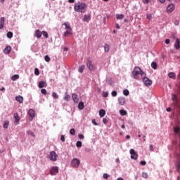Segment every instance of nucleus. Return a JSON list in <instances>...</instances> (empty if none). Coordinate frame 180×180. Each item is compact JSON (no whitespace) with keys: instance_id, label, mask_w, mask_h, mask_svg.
<instances>
[{"instance_id":"obj_1","label":"nucleus","mask_w":180,"mask_h":180,"mask_svg":"<svg viewBox=\"0 0 180 180\" xmlns=\"http://www.w3.org/2000/svg\"><path fill=\"white\" fill-rule=\"evenodd\" d=\"M74 10L75 12L85 13V12H86V4L84 2H77L75 4Z\"/></svg>"},{"instance_id":"obj_2","label":"nucleus","mask_w":180,"mask_h":180,"mask_svg":"<svg viewBox=\"0 0 180 180\" xmlns=\"http://www.w3.org/2000/svg\"><path fill=\"white\" fill-rule=\"evenodd\" d=\"M139 75H141V77H146V74L143 70H141V68L140 67L136 66L134 68L133 72H132V76L135 79H139Z\"/></svg>"},{"instance_id":"obj_3","label":"nucleus","mask_w":180,"mask_h":180,"mask_svg":"<svg viewBox=\"0 0 180 180\" xmlns=\"http://www.w3.org/2000/svg\"><path fill=\"white\" fill-rule=\"evenodd\" d=\"M62 26H65L66 32H64V36L67 37L70 34H72V28H71V24L70 22H64Z\"/></svg>"},{"instance_id":"obj_4","label":"nucleus","mask_w":180,"mask_h":180,"mask_svg":"<svg viewBox=\"0 0 180 180\" xmlns=\"http://www.w3.org/2000/svg\"><path fill=\"white\" fill-rule=\"evenodd\" d=\"M172 99L173 101L174 106H175V108H180V103H179V100H178V96L175 94H172Z\"/></svg>"},{"instance_id":"obj_5","label":"nucleus","mask_w":180,"mask_h":180,"mask_svg":"<svg viewBox=\"0 0 180 180\" xmlns=\"http://www.w3.org/2000/svg\"><path fill=\"white\" fill-rule=\"evenodd\" d=\"M86 67L89 70V71H94V70H96V66L92 64V60H91V58L88 59Z\"/></svg>"},{"instance_id":"obj_6","label":"nucleus","mask_w":180,"mask_h":180,"mask_svg":"<svg viewBox=\"0 0 180 180\" xmlns=\"http://www.w3.org/2000/svg\"><path fill=\"white\" fill-rule=\"evenodd\" d=\"M143 78V82L146 86H151L153 85V81L151 79H148L147 77H142Z\"/></svg>"},{"instance_id":"obj_7","label":"nucleus","mask_w":180,"mask_h":180,"mask_svg":"<svg viewBox=\"0 0 180 180\" xmlns=\"http://www.w3.org/2000/svg\"><path fill=\"white\" fill-rule=\"evenodd\" d=\"M79 164H81V162L77 158H74L71 161V165L73 168H78V167H79Z\"/></svg>"},{"instance_id":"obj_8","label":"nucleus","mask_w":180,"mask_h":180,"mask_svg":"<svg viewBox=\"0 0 180 180\" xmlns=\"http://www.w3.org/2000/svg\"><path fill=\"white\" fill-rule=\"evenodd\" d=\"M57 157H58V155H57V153L54 151H51L49 154L51 161H57Z\"/></svg>"},{"instance_id":"obj_9","label":"nucleus","mask_w":180,"mask_h":180,"mask_svg":"<svg viewBox=\"0 0 180 180\" xmlns=\"http://www.w3.org/2000/svg\"><path fill=\"white\" fill-rule=\"evenodd\" d=\"M129 153L131 154V160H137L139 155L137 154V153H136V150H134V149H130Z\"/></svg>"},{"instance_id":"obj_10","label":"nucleus","mask_w":180,"mask_h":180,"mask_svg":"<svg viewBox=\"0 0 180 180\" xmlns=\"http://www.w3.org/2000/svg\"><path fill=\"white\" fill-rule=\"evenodd\" d=\"M174 9H175V5H174L173 4H169L167 8V13H172V12H174Z\"/></svg>"},{"instance_id":"obj_11","label":"nucleus","mask_w":180,"mask_h":180,"mask_svg":"<svg viewBox=\"0 0 180 180\" xmlns=\"http://www.w3.org/2000/svg\"><path fill=\"white\" fill-rule=\"evenodd\" d=\"M50 174L51 175H56L58 174V167H53L50 170Z\"/></svg>"},{"instance_id":"obj_12","label":"nucleus","mask_w":180,"mask_h":180,"mask_svg":"<svg viewBox=\"0 0 180 180\" xmlns=\"http://www.w3.org/2000/svg\"><path fill=\"white\" fill-rule=\"evenodd\" d=\"M28 115H29V116H30V120H33V118H34V116H35V112H34V111L33 110V109H30V110H29V111H28Z\"/></svg>"},{"instance_id":"obj_13","label":"nucleus","mask_w":180,"mask_h":180,"mask_svg":"<svg viewBox=\"0 0 180 180\" xmlns=\"http://www.w3.org/2000/svg\"><path fill=\"white\" fill-rule=\"evenodd\" d=\"M14 124L17 126V124H19V120H20V118L19 117V115H18V112H15L14 114Z\"/></svg>"},{"instance_id":"obj_14","label":"nucleus","mask_w":180,"mask_h":180,"mask_svg":"<svg viewBox=\"0 0 180 180\" xmlns=\"http://www.w3.org/2000/svg\"><path fill=\"white\" fill-rule=\"evenodd\" d=\"M5 25V17H1L0 18V29H4V26Z\"/></svg>"},{"instance_id":"obj_15","label":"nucleus","mask_w":180,"mask_h":180,"mask_svg":"<svg viewBox=\"0 0 180 180\" xmlns=\"http://www.w3.org/2000/svg\"><path fill=\"white\" fill-rule=\"evenodd\" d=\"M41 32H40V30H37L34 33V36L37 39H40L41 37Z\"/></svg>"},{"instance_id":"obj_16","label":"nucleus","mask_w":180,"mask_h":180,"mask_svg":"<svg viewBox=\"0 0 180 180\" xmlns=\"http://www.w3.org/2000/svg\"><path fill=\"white\" fill-rule=\"evenodd\" d=\"M118 102H119L120 105H124V103H126V98H124L123 97H120L118 98Z\"/></svg>"},{"instance_id":"obj_17","label":"nucleus","mask_w":180,"mask_h":180,"mask_svg":"<svg viewBox=\"0 0 180 180\" xmlns=\"http://www.w3.org/2000/svg\"><path fill=\"white\" fill-rule=\"evenodd\" d=\"M174 47L176 50H179V49H180L179 39H176V41H175V44H174Z\"/></svg>"},{"instance_id":"obj_18","label":"nucleus","mask_w":180,"mask_h":180,"mask_svg":"<svg viewBox=\"0 0 180 180\" xmlns=\"http://www.w3.org/2000/svg\"><path fill=\"white\" fill-rule=\"evenodd\" d=\"M47 83L46 82L41 81L39 82V88H46Z\"/></svg>"},{"instance_id":"obj_19","label":"nucleus","mask_w":180,"mask_h":180,"mask_svg":"<svg viewBox=\"0 0 180 180\" xmlns=\"http://www.w3.org/2000/svg\"><path fill=\"white\" fill-rule=\"evenodd\" d=\"M15 101L19 102V103H23V97L22 96H15Z\"/></svg>"},{"instance_id":"obj_20","label":"nucleus","mask_w":180,"mask_h":180,"mask_svg":"<svg viewBox=\"0 0 180 180\" xmlns=\"http://www.w3.org/2000/svg\"><path fill=\"white\" fill-rule=\"evenodd\" d=\"M11 50H12V48L11 46H6L4 50V53L9 54V53H11Z\"/></svg>"},{"instance_id":"obj_21","label":"nucleus","mask_w":180,"mask_h":180,"mask_svg":"<svg viewBox=\"0 0 180 180\" xmlns=\"http://www.w3.org/2000/svg\"><path fill=\"white\" fill-rule=\"evenodd\" d=\"M174 131L176 134H177L179 136V137L180 138V128L179 127H176L174 128Z\"/></svg>"},{"instance_id":"obj_22","label":"nucleus","mask_w":180,"mask_h":180,"mask_svg":"<svg viewBox=\"0 0 180 180\" xmlns=\"http://www.w3.org/2000/svg\"><path fill=\"white\" fill-rule=\"evenodd\" d=\"M72 99H73L74 102L77 103L78 101H79V99L78 98V95H77L75 94H72Z\"/></svg>"},{"instance_id":"obj_23","label":"nucleus","mask_w":180,"mask_h":180,"mask_svg":"<svg viewBox=\"0 0 180 180\" xmlns=\"http://www.w3.org/2000/svg\"><path fill=\"white\" fill-rule=\"evenodd\" d=\"M100 117H103L106 115V111L105 110L101 109L99 111Z\"/></svg>"},{"instance_id":"obj_24","label":"nucleus","mask_w":180,"mask_h":180,"mask_svg":"<svg viewBox=\"0 0 180 180\" xmlns=\"http://www.w3.org/2000/svg\"><path fill=\"white\" fill-rule=\"evenodd\" d=\"M168 77L169 78H172V79H175L176 77V75L175 74V72H169L168 74Z\"/></svg>"},{"instance_id":"obj_25","label":"nucleus","mask_w":180,"mask_h":180,"mask_svg":"<svg viewBox=\"0 0 180 180\" xmlns=\"http://www.w3.org/2000/svg\"><path fill=\"white\" fill-rule=\"evenodd\" d=\"M84 70H85V65H82L79 67V72H80L81 74H82V72H84Z\"/></svg>"},{"instance_id":"obj_26","label":"nucleus","mask_w":180,"mask_h":180,"mask_svg":"<svg viewBox=\"0 0 180 180\" xmlns=\"http://www.w3.org/2000/svg\"><path fill=\"white\" fill-rule=\"evenodd\" d=\"M116 19L118 20H121L122 19H124V15L123 14H116Z\"/></svg>"},{"instance_id":"obj_27","label":"nucleus","mask_w":180,"mask_h":180,"mask_svg":"<svg viewBox=\"0 0 180 180\" xmlns=\"http://www.w3.org/2000/svg\"><path fill=\"white\" fill-rule=\"evenodd\" d=\"M89 19H91V15H84L83 17L84 22H89Z\"/></svg>"},{"instance_id":"obj_28","label":"nucleus","mask_w":180,"mask_h":180,"mask_svg":"<svg viewBox=\"0 0 180 180\" xmlns=\"http://www.w3.org/2000/svg\"><path fill=\"white\" fill-rule=\"evenodd\" d=\"M70 95H68V93H65V96L63 98L64 101H65L66 102H68V101H70Z\"/></svg>"},{"instance_id":"obj_29","label":"nucleus","mask_w":180,"mask_h":180,"mask_svg":"<svg viewBox=\"0 0 180 180\" xmlns=\"http://www.w3.org/2000/svg\"><path fill=\"white\" fill-rule=\"evenodd\" d=\"M78 108L80 110H82V109H84V102L81 101L78 104Z\"/></svg>"},{"instance_id":"obj_30","label":"nucleus","mask_w":180,"mask_h":180,"mask_svg":"<svg viewBox=\"0 0 180 180\" xmlns=\"http://www.w3.org/2000/svg\"><path fill=\"white\" fill-rule=\"evenodd\" d=\"M12 81H16V79H19V75H14L11 77Z\"/></svg>"},{"instance_id":"obj_31","label":"nucleus","mask_w":180,"mask_h":180,"mask_svg":"<svg viewBox=\"0 0 180 180\" xmlns=\"http://www.w3.org/2000/svg\"><path fill=\"white\" fill-rule=\"evenodd\" d=\"M9 127V121H5L3 125L4 129H8Z\"/></svg>"},{"instance_id":"obj_32","label":"nucleus","mask_w":180,"mask_h":180,"mask_svg":"<svg viewBox=\"0 0 180 180\" xmlns=\"http://www.w3.org/2000/svg\"><path fill=\"white\" fill-rule=\"evenodd\" d=\"M120 113L121 116H126V115H127V112L124 110H120Z\"/></svg>"},{"instance_id":"obj_33","label":"nucleus","mask_w":180,"mask_h":180,"mask_svg":"<svg viewBox=\"0 0 180 180\" xmlns=\"http://www.w3.org/2000/svg\"><path fill=\"white\" fill-rule=\"evenodd\" d=\"M104 50H105V53H109L110 46L108 44H105Z\"/></svg>"},{"instance_id":"obj_34","label":"nucleus","mask_w":180,"mask_h":180,"mask_svg":"<svg viewBox=\"0 0 180 180\" xmlns=\"http://www.w3.org/2000/svg\"><path fill=\"white\" fill-rule=\"evenodd\" d=\"M151 67H152V68H153V70H157V67H158L157 63H155V62H152V63H151Z\"/></svg>"},{"instance_id":"obj_35","label":"nucleus","mask_w":180,"mask_h":180,"mask_svg":"<svg viewBox=\"0 0 180 180\" xmlns=\"http://www.w3.org/2000/svg\"><path fill=\"white\" fill-rule=\"evenodd\" d=\"M52 98H53V99H58V94H57V93H56V92H53Z\"/></svg>"},{"instance_id":"obj_36","label":"nucleus","mask_w":180,"mask_h":180,"mask_svg":"<svg viewBox=\"0 0 180 180\" xmlns=\"http://www.w3.org/2000/svg\"><path fill=\"white\" fill-rule=\"evenodd\" d=\"M123 94L125 96H129V95L130 94V92L129 91V90L127 89H124L123 91Z\"/></svg>"},{"instance_id":"obj_37","label":"nucleus","mask_w":180,"mask_h":180,"mask_svg":"<svg viewBox=\"0 0 180 180\" xmlns=\"http://www.w3.org/2000/svg\"><path fill=\"white\" fill-rule=\"evenodd\" d=\"M7 37L8 39H12V37H13V33H12V32H8L7 33Z\"/></svg>"},{"instance_id":"obj_38","label":"nucleus","mask_w":180,"mask_h":180,"mask_svg":"<svg viewBox=\"0 0 180 180\" xmlns=\"http://www.w3.org/2000/svg\"><path fill=\"white\" fill-rule=\"evenodd\" d=\"M76 146H77V148H81V147H82V142L80 141H78L77 142V143H76Z\"/></svg>"},{"instance_id":"obj_39","label":"nucleus","mask_w":180,"mask_h":180,"mask_svg":"<svg viewBox=\"0 0 180 180\" xmlns=\"http://www.w3.org/2000/svg\"><path fill=\"white\" fill-rule=\"evenodd\" d=\"M42 34L45 37V39H49V34L47 33V32L43 31Z\"/></svg>"},{"instance_id":"obj_40","label":"nucleus","mask_w":180,"mask_h":180,"mask_svg":"<svg viewBox=\"0 0 180 180\" xmlns=\"http://www.w3.org/2000/svg\"><path fill=\"white\" fill-rule=\"evenodd\" d=\"M44 60H45V61H46V63H50V60H51V58H50V57L49 56H45V57H44Z\"/></svg>"},{"instance_id":"obj_41","label":"nucleus","mask_w":180,"mask_h":180,"mask_svg":"<svg viewBox=\"0 0 180 180\" xmlns=\"http://www.w3.org/2000/svg\"><path fill=\"white\" fill-rule=\"evenodd\" d=\"M103 98H108L109 96V93H108V91H103Z\"/></svg>"},{"instance_id":"obj_42","label":"nucleus","mask_w":180,"mask_h":180,"mask_svg":"<svg viewBox=\"0 0 180 180\" xmlns=\"http://www.w3.org/2000/svg\"><path fill=\"white\" fill-rule=\"evenodd\" d=\"M34 74L35 75H40V72L39 71V68L34 69Z\"/></svg>"},{"instance_id":"obj_43","label":"nucleus","mask_w":180,"mask_h":180,"mask_svg":"<svg viewBox=\"0 0 180 180\" xmlns=\"http://www.w3.org/2000/svg\"><path fill=\"white\" fill-rule=\"evenodd\" d=\"M41 93L43 94V95H47V90L46 89H41Z\"/></svg>"},{"instance_id":"obj_44","label":"nucleus","mask_w":180,"mask_h":180,"mask_svg":"<svg viewBox=\"0 0 180 180\" xmlns=\"http://www.w3.org/2000/svg\"><path fill=\"white\" fill-rule=\"evenodd\" d=\"M27 134H28L29 136H32V137H34V133H33V131H27Z\"/></svg>"},{"instance_id":"obj_45","label":"nucleus","mask_w":180,"mask_h":180,"mask_svg":"<svg viewBox=\"0 0 180 180\" xmlns=\"http://www.w3.org/2000/svg\"><path fill=\"white\" fill-rule=\"evenodd\" d=\"M112 96L115 97V96H117V91H112L111 93Z\"/></svg>"},{"instance_id":"obj_46","label":"nucleus","mask_w":180,"mask_h":180,"mask_svg":"<svg viewBox=\"0 0 180 180\" xmlns=\"http://www.w3.org/2000/svg\"><path fill=\"white\" fill-rule=\"evenodd\" d=\"M70 134H72V136H74V134H75V129H71L70 131Z\"/></svg>"},{"instance_id":"obj_47","label":"nucleus","mask_w":180,"mask_h":180,"mask_svg":"<svg viewBox=\"0 0 180 180\" xmlns=\"http://www.w3.org/2000/svg\"><path fill=\"white\" fill-rule=\"evenodd\" d=\"M147 19H148L149 20H151V19H153V15L152 14H148L146 16Z\"/></svg>"},{"instance_id":"obj_48","label":"nucleus","mask_w":180,"mask_h":180,"mask_svg":"<svg viewBox=\"0 0 180 180\" xmlns=\"http://www.w3.org/2000/svg\"><path fill=\"white\" fill-rule=\"evenodd\" d=\"M142 176H143V178L147 179V178H148V174L147 173H146V172H143L142 174Z\"/></svg>"},{"instance_id":"obj_49","label":"nucleus","mask_w":180,"mask_h":180,"mask_svg":"<svg viewBox=\"0 0 180 180\" xmlns=\"http://www.w3.org/2000/svg\"><path fill=\"white\" fill-rule=\"evenodd\" d=\"M91 122L93 123V124H94V126H98V124L96 123V120L95 119H93Z\"/></svg>"},{"instance_id":"obj_50","label":"nucleus","mask_w":180,"mask_h":180,"mask_svg":"<svg viewBox=\"0 0 180 180\" xmlns=\"http://www.w3.org/2000/svg\"><path fill=\"white\" fill-rule=\"evenodd\" d=\"M176 168H177L178 171H179V169H180V162H179V160L177 161Z\"/></svg>"},{"instance_id":"obj_51","label":"nucleus","mask_w":180,"mask_h":180,"mask_svg":"<svg viewBox=\"0 0 180 180\" xmlns=\"http://www.w3.org/2000/svg\"><path fill=\"white\" fill-rule=\"evenodd\" d=\"M103 178H104V179H108L109 178V176L108 174L105 173L103 176Z\"/></svg>"},{"instance_id":"obj_52","label":"nucleus","mask_w":180,"mask_h":180,"mask_svg":"<svg viewBox=\"0 0 180 180\" xmlns=\"http://www.w3.org/2000/svg\"><path fill=\"white\" fill-rule=\"evenodd\" d=\"M60 140H61V141H63V143H64V141H65V137L64 136V135H61Z\"/></svg>"},{"instance_id":"obj_53","label":"nucleus","mask_w":180,"mask_h":180,"mask_svg":"<svg viewBox=\"0 0 180 180\" xmlns=\"http://www.w3.org/2000/svg\"><path fill=\"white\" fill-rule=\"evenodd\" d=\"M103 123H104V124H106L108 123V119L103 118Z\"/></svg>"},{"instance_id":"obj_54","label":"nucleus","mask_w":180,"mask_h":180,"mask_svg":"<svg viewBox=\"0 0 180 180\" xmlns=\"http://www.w3.org/2000/svg\"><path fill=\"white\" fill-rule=\"evenodd\" d=\"M149 148L150 151H154V146H153V145H150Z\"/></svg>"},{"instance_id":"obj_55","label":"nucleus","mask_w":180,"mask_h":180,"mask_svg":"<svg viewBox=\"0 0 180 180\" xmlns=\"http://www.w3.org/2000/svg\"><path fill=\"white\" fill-rule=\"evenodd\" d=\"M140 164H141V165H146L147 164V162H146V161H141Z\"/></svg>"},{"instance_id":"obj_56","label":"nucleus","mask_w":180,"mask_h":180,"mask_svg":"<svg viewBox=\"0 0 180 180\" xmlns=\"http://www.w3.org/2000/svg\"><path fill=\"white\" fill-rule=\"evenodd\" d=\"M174 25H175L176 26H178V25H179V20H175V21H174Z\"/></svg>"},{"instance_id":"obj_57","label":"nucleus","mask_w":180,"mask_h":180,"mask_svg":"<svg viewBox=\"0 0 180 180\" xmlns=\"http://www.w3.org/2000/svg\"><path fill=\"white\" fill-rule=\"evenodd\" d=\"M84 135L83 134H79V139H84Z\"/></svg>"},{"instance_id":"obj_58","label":"nucleus","mask_w":180,"mask_h":180,"mask_svg":"<svg viewBox=\"0 0 180 180\" xmlns=\"http://www.w3.org/2000/svg\"><path fill=\"white\" fill-rule=\"evenodd\" d=\"M143 4H148L150 2V0H142Z\"/></svg>"},{"instance_id":"obj_59","label":"nucleus","mask_w":180,"mask_h":180,"mask_svg":"<svg viewBox=\"0 0 180 180\" xmlns=\"http://www.w3.org/2000/svg\"><path fill=\"white\" fill-rule=\"evenodd\" d=\"M68 2L70 4H74V2H75V0H68Z\"/></svg>"},{"instance_id":"obj_60","label":"nucleus","mask_w":180,"mask_h":180,"mask_svg":"<svg viewBox=\"0 0 180 180\" xmlns=\"http://www.w3.org/2000/svg\"><path fill=\"white\" fill-rule=\"evenodd\" d=\"M169 43V39H167L165 40V44H168Z\"/></svg>"},{"instance_id":"obj_61","label":"nucleus","mask_w":180,"mask_h":180,"mask_svg":"<svg viewBox=\"0 0 180 180\" xmlns=\"http://www.w3.org/2000/svg\"><path fill=\"white\" fill-rule=\"evenodd\" d=\"M115 26L117 29H120V25H119V24L117 23Z\"/></svg>"},{"instance_id":"obj_62","label":"nucleus","mask_w":180,"mask_h":180,"mask_svg":"<svg viewBox=\"0 0 180 180\" xmlns=\"http://www.w3.org/2000/svg\"><path fill=\"white\" fill-rule=\"evenodd\" d=\"M160 1V2L161 3V4H165V0H159Z\"/></svg>"},{"instance_id":"obj_63","label":"nucleus","mask_w":180,"mask_h":180,"mask_svg":"<svg viewBox=\"0 0 180 180\" xmlns=\"http://www.w3.org/2000/svg\"><path fill=\"white\" fill-rule=\"evenodd\" d=\"M167 112H171V108H167Z\"/></svg>"},{"instance_id":"obj_64","label":"nucleus","mask_w":180,"mask_h":180,"mask_svg":"<svg viewBox=\"0 0 180 180\" xmlns=\"http://www.w3.org/2000/svg\"><path fill=\"white\" fill-rule=\"evenodd\" d=\"M126 139H127V140H129V139H130V135H127V136H126Z\"/></svg>"}]
</instances>
